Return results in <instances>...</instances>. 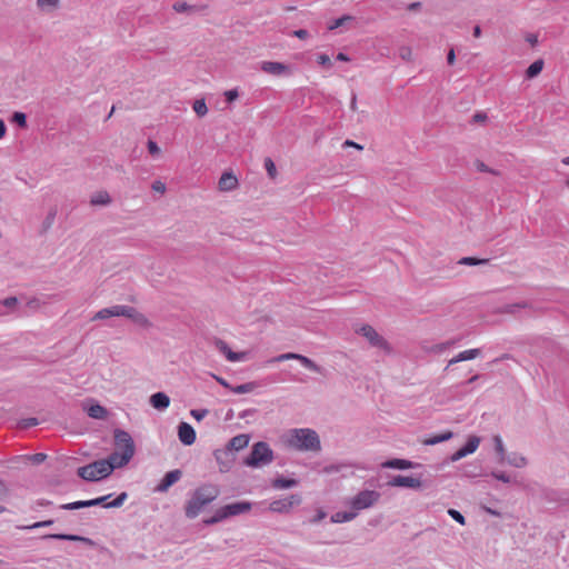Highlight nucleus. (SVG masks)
<instances>
[{"instance_id": "obj_1", "label": "nucleus", "mask_w": 569, "mask_h": 569, "mask_svg": "<svg viewBox=\"0 0 569 569\" xmlns=\"http://www.w3.org/2000/svg\"><path fill=\"white\" fill-rule=\"evenodd\" d=\"M280 439L286 448L300 452L319 451L321 449L319 435L311 428L289 429Z\"/></svg>"}, {"instance_id": "obj_2", "label": "nucleus", "mask_w": 569, "mask_h": 569, "mask_svg": "<svg viewBox=\"0 0 569 569\" xmlns=\"http://www.w3.org/2000/svg\"><path fill=\"white\" fill-rule=\"evenodd\" d=\"M217 496L218 490L213 486L207 485L197 488L186 505V516L189 519L196 518L207 505L217 498Z\"/></svg>"}, {"instance_id": "obj_3", "label": "nucleus", "mask_w": 569, "mask_h": 569, "mask_svg": "<svg viewBox=\"0 0 569 569\" xmlns=\"http://www.w3.org/2000/svg\"><path fill=\"white\" fill-rule=\"evenodd\" d=\"M114 445L116 450L110 455V457L116 465L123 467L130 461L134 453L133 440L127 431L116 429Z\"/></svg>"}, {"instance_id": "obj_4", "label": "nucleus", "mask_w": 569, "mask_h": 569, "mask_svg": "<svg viewBox=\"0 0 569 569\" xmlns=\"http://www.w3.org/2000/svg\"><path fill=\"white\" fill-rule=\"evenodd\" d=\"M121 468L109 456L78 469V476L87 481H97L108 477L114 469Z\"/></svg>"}, {"instance_id": "obj_5", "label": "nucleus", "mask_w": 569, "mask_h": 569, "mask_svg": "<svg viewBox=\"0 0 569 569\" xmlns=\"http://www.w3.org/2000/svg\"><path fill=\"white\" fill-rule=\"evenodd\" d=\"M274 460V453L264 441H258L251 447L250 455L243 463L251 468H260L270 465Z\"/></svg>"}, {"instance_id": "obj_6", "label": "nucleus", "mask_w": 569, "mask_h": 569, "mask_svg": "<svg viewBox=\"0 0 569 569\" xmlns=\"http://www.w3.org/2000/svg\"><path fill=\"white\" fill-rule=\"evenodd\" d=\"M127 318L132 321H138L140 318L139 311L127 305H114L108 308H103L96 312L93 317L91 318L92 321L96 320H107L111 318Z\"/></svg>"}, {"instance_id": "obj_7", "label": "nucleus", "mask_w": 569, "mask_h": 569, "mask_svg": "<svg viewBox=\"0 0 569 569\" xmlns=\"http://www.w3.org/2000/svg\"><path fill=\"white\" fill-rule=\"evenodd\" d=\"M252 508V503L250 501H237L232 503L224 505L216 510L214 515L211 518L204 520L206 525H214L221 522L222 520L238 516L244 512L250 511Z\"/></svg>"}, {"instance_id": "obj_8", "label": "nucleus", "mask_w": 569, "mask_h": 569, "mask_svg": "<svg viewBox=\"0 0 569 569\" xmlns=\"http://www.w3.org/2000/svg\"><path fill=\"white\" fill-rule=\"evenodd\" d=\"M380 497V492L376 490H362L350 500V507L357 511L358 515L361 510L373 507L379 501Z\"/></svg>"}, {"instance_id": "obj_9", "label": "nucleus", "mask_w": 569, "mask_h": 569, "mask_svg": "<svg viewBox=\"0 0 569 569\" xmlns=\"http://www.w3.org/2000/svg\"><path fill=\"white\" fill-rule=\"evenodd\" d=\"M356 331L363 336L372 347L383 349L387 352L390 351L388 342L371 326L363 325Z\"/></svg>"}, {"instance_id": "obj_10", "label": "nucleus", "mask_w": 569, "mask_h": 569, "mask_svg": "<svg viewBox=\"0 0 569 569\" xmlns=\"http://www.w3.org/2000/svg\"><path fill=\"white\" fill-rule=\"evenodd\" d=\"M301 503V497L299 495H291L288 498L277 499L270 502L269 510L276 513H287L293 506Z\"/></svg>"}, {"instance_id": "obj_11", "label": "nucleus", "mask_w": 569, "mask_h": 569, "mask_svg": "<svg viewBox=\"0 0 569 569\" xmlns=\"http://www.w3.org/2000/svg\"><path fill=\"white\" fill-rule=\"evenodd\" d=\"M389 487H401V488H411V489H420L422 487V482L419 478L412 476H402L397 475L393 476L387 483Z\"/></svg>"}, {"instance_id": "obj_12", "label": "nucleus", "mask_w": 569, "mask_h": 569, "mask_svg": "<svg viewBox=\"0 0 569 569\" xmlns=\"http://www.w3.org/2000/svg\"><path fill=\"white\" fill-rule=\"evenodd\" d=\"M110 497H111V495H107V496L91 499V500H89V507L103 506L104 508H118L123 505V502L126 501L128 496L126 492H122L112 501H108L110 499Z\"/></svg>"}, {"instance_id": "obj_13", "label": "nucleus", "mask_w": 569, "mask_h": 569, "mask_svg": "<svg viewBox=\"0 0 569 569\" xmlns=\"http://www.w3.org/2000/svg\"><path fill=\"white\" fill-rule=\"evenodd\" d=\"M178 438L184 446H191L196 441V431L188 422H180L178 426Z\"/></svg>"}, {"instance_id": "obj_14", "label": "nucleus", "mask_w": 569, "mask_h": 569, "mask_svg": "<svg viewBox=\"0 0 569 569\" xmlns=\"http://www.w3.org/2000/svg\"><path fill=\"white\" fill-rule=\"evenodd\" d=\"M179 469L171 470L166 473L160 483L156 487V491L164 492L181 478Z\"/></svg>"}, {"instance_id": "obj_15", "label": "nucleus", "mask_w": 569, "mask_h": 569, "mask_svg": "<svg viewBox=\"0 0 569 569\" xmlns=\"http://www.w3.org/2000/svg\"><path fill=\"white\" fill-rule=\"evenodd\" d=\"M219 190L232 191L238 187V179L232 172H223L218 182Z\"/></svg>"}, {"instance_id": "obj_16", "label": "nucleus", "mask_w": 569, "mask_h": 569, "mask_svg": "<svg viewBox=\"0 0 569 569\" xmlns=\"http://www.w3.org/2000/svg\"><path fill=\"white\" fill-rule=\"evenodd\" d=\"M43 539H57V540H69V541H80L87 543L89 546H93L94 542L87 537L78 536V535H68V533H49L42 537Z\"/></svg>"}, {"instance_id": "obj_17", "label": "nucleus", "mask_w": 569, "mask_h": 569, "mask_svg": "<svg viewBox=\"0 0 569 569\" xmlns=\"http://www.w3.org/2000/svg\"><path fill=\"white\" fill-rule=\"evenodd\" d=\"M149 401L150 405L159 411H164L170 405L169 396L162 391L153 393Z\"/></svg>"}, {"instance_id": "obj_18", "label": "nucleus", "mask_w": 569, "mask_h": 569, "mask_svg": "<svg viewBox=\"0 0 569 569\" xmlns=\"http://www.w3.org/2000/svg\"><path fill=\"white\" fill-rule=\"evenodd\" d=\"M381 467L388 469L407 470L415 468L416 463L410 460L393 458L382 462Z\"/></svg>"}, {"instance_id": "obj_19", "label": "nucleus", "mask_w": 569, "mask_h": 569, "mask_svg": "<svg viewBox=\"0 0 569 569\" xmlns=\"http://www.w3.org/2000/svg\"><path fill=\"white\" fill-rule=\"evenodd\" d=\"M249 440L250 437L244 433L234 436L229 440L227 448L232 451H239L248 446Z\"/></svg>"}, {"instance_id": "obj_20", "label": "nucleus", "mask_w": 569, "mask_h": 569, "mask_svg": "<svg viewBox=\"0 0 569 569\" xmlns=\"http://www.w3.org/2000/svg\"><path fill=\"white\" fill-rule=\"evenodd\" d=\"M480 355V349H468L465 351L459 352L456 357L449 360L448 367L452 366L455 363H458L460 361H468L477 358Z\"/></svg>"}, {"instance_id": "obj_21", "label": "nucleus", "mask_w": 569, "mask_h": 569, "mask_svg": "<svg viewBox=\"0 0 569 569\" xmlns=\"http://www.w3.org/2000/svg\"><path fill=\"white\" fill-rule=\"evenodd\" d=\"M357 511H355L352 508L349 511H337L335 512L330 521L332 523H343L353 520L357 517Z\"/></svg>"}, {"instance_id": "obj_22", "label": "nucleus", "mask_w": 569, "mask_h": 569, "mask_svg": "<svg viewBox=\"0 0 569 569\" xmlns=\"http://www.w3.org/2000/svg\"><path fill=\"white\" fill-rule=\"evenodd\" d=\"M217 347L218 349L224 353L226 358L231 361V362H237V361H240L243 359V355L242 353H238V352H233L229 347L228 345L222 341V340H219L217 342Z\"/></svg>"}, {"instance_id": "obj_23", "label": "nucleus", "mask_w": 569, "mask_h": 569, "mask_svg": "<svg viewBox=\"0 0 569 569\" xmlns=\"http://www.w3.org/2000/svg\"><path fill=\"white\" fill-rule=\"evenodd\" d=\"M505 461L515 468H523L528 465L527 458L517 452H511L510 455H508Z\"/></svg>"}, {"instance_id": "obj_24", "label": "nucleus", "mask_w": 569, "mask_h": 569, "mask_svg": "<svg viewBox=\"0 0 569 569\" xmlns=\"http://www.w3.org/2000/svg\"><path fill=\"white\" fill-rule=\"evenodd\" d=\"M111 198L107 191H98L91 196L90 203L92 206H107Z\"/></svg>"}, {"instance_id": "obj_25", "label": "nucleus", "mask_w": 569, "mask_h": 569, "mask_svg": "<svg viewBox=\"0 0 569 569\" xmlns=\"http://www.w3.org/2000/svg\"><path fill=\"white\" fill-rule=\"evenodd\" d=\"M87 412L93 419H104L108 415L107 409L98 403L89 406Z\"/></svg>"}, {"instance_id": "obj_26", "label": "nucleus", "mask_w": 569, "mask_h": 569, "mask_svg": "<svg viewBox=\"0 0 569 569\" xmlns=\"http://www.w3.org/2000/svg\"><path fill=\"white\" fill-rule=\"evenodd\" d=\"M298 481L296 479H287L283 477L276 478L272 481V487L276 489H289L296 487Z\"/></svg>"}, {"instance_id": "obj_27", "label": "nucleus", "mask_w": 569, "mask_h": 569, "mask_svg": "<svg viewBox=\"0 0 569 569\" xmlns=\"http://www.w3.org/2000/svg\"><path fill=\"white\" fill-rule=\"evenodd\" d=\"M61 0H37V7L44 12H51L59 7Z\"/></svg>"}, {"instance_id": "obj_28", "label": "nucleus", "mask_w": 569, "mask_h": 569, "mask_svg": "<svg viewBox=\"0 0 569 569\" xmlns=\"http://www.w3.org/2000/svg\"><path fill=\"white\" fill-rule=\"evenodd\" d=\"M479 443H480V439L477 436H471L468 438L467 442L465 443V446L461 447V449L468 456V455L473 453L478 449Z\"/></svg>"}, {"instance_id": "obj_29", "label": "nucleus", "mask_w": 569, "mask_h": 569, "mask_svg": "<svg viewBox=\"0 0 569 569\" xmlns=\"http://www.w3.org/2000/svg\"><path fill=\"white\" fill-rule=\"evenodd\" d=\"M57 217V208H51L41 224V231L47 232L54 223Z\"/></svg>"}, {"instance_id": "obj_30", "label": "nucleus", "mask_w": 569, "mask_h": 569, "mask_svg": "<svg viewBox=\"0 0 569 569\" xmlns=\"http://www.w3.org/2000/svg\"><path fill=\"white\" fill-rule=\"evenodd\" d=\"M192 109L200 118L208 113V107L203 98L194 100L192 103Z\"/></svg>"}, {"instance_id": "obj_31", "label": "nucleus", "mask_w": 569, "mask_h": 569, "mask_svg": "<svg viewBox=\"0 0 569 569\" xmlns=\"http://www.w3.org/2000/svg\"><path fill=\"white\" fill-rule=\"evenodd\" d=\"M298 361H300V363L305 368H307L311 371L321 372V368L316 362H313L310 358H308L306 356L299 355Z\"/></svg>"}, {"instance_id": "obj_32", "label": "nucleus", "mask_w": 569, "mask_h": 569, "mask_svg": "<svg viewBox=\"0 0 569 569\" xmlns=\"http://www.w3.org/2000/svg\"><path fill=\"white\" fill-rule=\"evenodd\" d=\"M493 441H495V449H496L497 453L499 455V461L503 462L508 455L506 453V449H505L502 439L499 436H496L493 438Z\"/></svg>"}, {"instance_id": "obj_33", "label": "nucleus", "mask_w": 569, "mask_h": 569, "mask_svg": "<svg viewBox=\"0 0 569 569\" xmlns=\"http://www.w3.org/2000/svg\"><path fill=\"white\" fill-rule=\"evenodd\" d=\"M452 437V432L451 431H447L445 433H441V435H438V436H435V437H431L429 439H427L425 441L426 445H429V446H433V445H437V443H440V442H443V441H447L449 440L450 438Z\"/></svg>"}, {"instance_id": "obj_34", "label": "nucleus", "mask_w": 569, "mask_h": 569, "mask_svg": "<svg viewBox=\"0 0 569 569\" xmlns=\"http://www.w3.org/2000/svg\"><path fill=\"white\" fill-rule=\"evenodd\" d=\"M489 262L488 259H478L475 257H463L459 260V264L465 266H479V264H487Z\"/></svg>"}, {"instance_id": "obj_35", "label": "nucleus", "mask_w": 569, "mask_h": 569, "mask_svg": "<svg viewBox=\"0 0 569 569\" xmlns=\"http://www.w3.org/2000/svg\"><path fill=\"white\" fill-rule=\"evenodd\" d=\"M253 389H254L253 382H247V383L238 385L236 387L230 388V390L237 395L249 393Z\"/></svg>"}, {"instance_id": "obj_36", "label": "nucleus", "mask_w": 569, "mask_h": 569, "mask_svg": "<svg viewBox=\"0 0 569 569\" xmlns=\"http://www.w3.org/2000/svg\"><path fill=\"white\" fill-rule=\"evenodd\" d=\"M264 169L270 179H274L277 176V168L271 158L264 159Z\"/></svg>"}, {"instance_id": "obj_37", "label": "nucleus", "mask_w": 569, "mask_h": 569, "mask_svg": "<svg viewBox=\"0 0 569 569\" xmlns=\"http://www.w3.org/2000/svg\"><path fill=\"white\" fill-rule=\"evenodd\" d=\"M86 507H89V500L74 501V502H70V503H64V505L61 506V509H64V510H77V509H81V508H86Z\"/></svg>"}, {"instance_id": "obj_38", "label": "nucleus", "mask_w": 569, "mask_h": 569, "mask_svg": "<svg viewBox=\"0 0 569 569\" xmlns=\"http://www.w3.org/2000/svg\"><path fill=\"white\" fill-rule=\"evenodd\" d=\"M262 71H284V66L278 62H264L262 64Z\"/></svg>"}, {"instance_id": "obj_39", "label": "nucleus", "mask_w": 569, "mask_h": 569, "mask_svg": "<svg viewBox=\"0 0 569 569\" xmlns=\"http://www.w3.org/2000/svg\"><path fill=\"white\" fill-rule=\"evenodd\" d=\"M46 301L41 300L40 298L38 297H32L30 299H28L27 301V307L30 309V310H38L41 308L42 305H44Z\"/></svg>"}, {"instance_id": "obj_40", "label": "nucleus", "mask_w": 569, "mask_h": 569, "mask_svg": "<svg viewBox=\"0 0 569 569\" xmlns=\"http://www.w3.org/2000/svg\"><path fill=\"white\" fill-rule=\"evenodd\" d=\"M147 148H148L149 153H150L153 158H158V157L161 154V149L159 148V146L157 144V142H156V141H153V140H148V142H147Z\"/></svg>"}, {"instance_id": "obj_41", "label": "nucleus", "mask_w": 569, "mask_h": 569, "mask_svg": "<svg viewBox=\"0 0 569 569\" xmlns=\"http://www.w3.org/2000/svg\"><path fill=\"white\" fill-rule=\"evenodd\" d=\"M448 515H449V516H450L455 521H457L458 523H460V525H462V526L466 523V519H465L463 515H462L460 511H458V510H456V509L450 508V509H448Z\"/></svg>"}, {"instance_id": "obj_42", "label": "nucleus", "mask_w": 569, "mask_h": 569, "mask_svg": "<svg viewBox=\"0 0 569 569\" xmlns=\"http://www.w3.org/2000/svg\"><path fill=\"white\" fill-rule=\"evenodd\" d=\"M12 121L23 128L27 126V116L23 112L17 111L12 116Z\"/></svg>"}, {"instance_id": "obj_43", "label": "nucleus", "mask_w": 569, "mask_h": 569, "mask_svg": "<svg viewBox=\"0 0 569 569\" xmlns=\"http://www.w3.org/2000/svg\"><path fill=\"white\" fill-rule=\"evenodd\" d=\"M298 358H299V353L288 352V353H282V355L273 358L272 360H270V362H281V361L291 360V359L298 360Z\"/></svg>"}, {"instance_id": "obj_44", "label": "nucleus", "mask_w": 569, "mask_h": 569, "mask_svg": "<svg viewBox=\"0 0 569 569\" xmlns=\"http://www.w3.org/2000/svg\"><path fill=\"white\" fill-rule=\"evenodd\" d=\"M209 413L208 409H192L190 411V415L197 420L201 421L204 417H207Z\"/></svg>"}, {"instance_id": "obj_45", "label": "nucleus", "mask_w": 569, "mask_h": 569, "mask_svg": "<svg viewBox=\"0 0 569 569\" xmlns=\"http://www.w3.org/2000/svg\"><path fill=\"white\" fill-rule=\"evenodd\" d=\"M491 476H492L495 479H497V480H499V481H502V482H505V483H510V482H511V478H510V476H508V475H507L506 472H503V471H492V472H491Z\"/></svg>"}, {"instance_id": "obj_46", "label": "nucleus", "mask_w": 569, "mask_h": 569, "mask_svg": "<svg viewBox=\"0 0 569 569\" xmlns=\"http://www.w3.org/2000/svg\"><path fill=\"white\" fill-rule=\"evenodd\" d=\"M151 189L157 193L163 194L167 188L161 180H156L152 182Z\"/></svg>"}, {"instance_id": "obj_47", "label": "nucleus", "mask_w": 569, "mask_h": 569, "mask_svg": "<svg viewBox=\"0 0 569 569\" xmlns=\"http://www.w3.org/2000/svg\"><path fill=\"white\" fill-rule=\"evenodd\" d=\"M1 305L6 308L13 309L18 305V299L16 297H8L1 300Z\"/></svg>"}, {"instance_id": "obj_48", "label": "nucleus", "mask_w": 569, "mask_h": 569, "mask_svg": "<svg viewBox=\"0 0 569 569\" xmlns=\"http://www.w3.org/2000/svg\"><path fill=\"white\" fill-rule=\"evenodd\" d=\"M545 67V62L542 59H538L535 62H532L526 71H542Z\"/></svg>"}, {"instance_id": "obj_49", "label": "nucleus", "mask_w": 569, "mask_h": 569, "mask_svg": "<svg viewBox=\"0 0 569 569\" xmlns=\"http://www.w3.org/2000/svg\"><path fill=\"white\" fill-rule=\"evenodd\" d=\"M317 61H318V63L322 68H330L331 67V60H330V58L327 54H319L317 57Z\"/></svg>"}, {"instance_id": "obj_50", "label": "nucleus", "mask_w": 569, "mask_h": 569, "mask_svg": "<svg viewBox=\"0 0 569 569\" xmlns=\"http://www.w3.org/2000/svg\"><path fill=\"white\" fill-rule=\"evenodd\" d=\"M224 97L228 102H232L239 97V92L237 89H231L224 92Z\"/></svg>"}, {"instance_id": "obj_51", "label": "nucleus", "mask_w": 569, "mask_h": 569, "mask_svg": "<svg viewBox=\"0 0 569 569\" xmlns=\"http://www.w3.org/2000/svg\"><path fill=\"white\" fill-rule=\"evenodd\" d=\"M21 427L22 428H29V427H33V426H37L38 425V419L37 418H28V419H23L21 422H20Z\"/></svg>"}, {"instance_id": "obj_52", "label": "nucleus", "mask_w": 569, "mask_h": 569, "mask_svg": "<svg viewBox=\"0 0 569 569\" xmlns=\"http://www.w3.org/2000/svg\"><path fill=\"white\" fill-rule=\"evenodd\" d=\"M256 413H257V409H254V408H250V409L242 410V411L238 415V417H239L240 419H246V418H248V417H252V416H254Z\"/></svg>"}, {"instance_id": "obj_53", "label": "nucleus", "mask_w": 569, "mask_h": 569, "mask_svg": "<svg viewBox=\"0 0 569 569\" xmlns=\"http://www.w3.org/2000/svg\"><path fill=\"white\" fill-rule=\"evenodd\" d=\"M466 456H467V453H466V452H463V450L460 448V449H458L456 452H453V453H452V456L450 457V460H451L452 462H456V461H458V460H460V459L465 458Z\"/></svg>"}, {"instance_id": "obj_54", "label": "nucleus", "mask_w": 569, "mask_h": 569, "mask_svg": "<svg viewBox=\"0 0 569 569\" xmlns=\"http://www.w3.org/2000/svg\"><path fill=\"white\" fill-rule=\"evenodd\" d=\"M341 470V467L338 466V465H329V466H326L323 471L326 473H335V472H339Z\"/></svg>"}, {"instance_id": "obj_55", "label": "nucleus", "mask_w": 569, "mask_h": 569, "mask_svg": "<svg viewBox=\"0 0 569 569\" xmlns=\"http://www.w3.org/2000/svg\"><path fill=\"white\" fill-rule=\"evenodd\" d=\"M47 456L44 453H34L31 456V460L34 463H41L46 460Z\"/></svg>"}, {"instance_id": "obj_56", "label": "nucleus", "mask_w": 569, "mask_h": 569, "mask_svg": "<svg viewBox=\"0 0 569 569\" xmlns=\"http://www.w3.org/2000/svg\"><path fill=\"white\" fill-rule=\"evenodd\" d=\"M53 521L52 520H44V521H39V522H36L33 523L32 526L29 527V529H36V528H40V527H47V526H50L52 525Z\"/></svg>"}, {"instance_id": "obj_57", "label": "nucleus", "mask_w": 569, "mask_h": 569, "mask_svg": "<svg viewBox=\"0 0 569 569\" xmlns=\"http://www.w3.org/2000/svg\"><path fill=\"white\" fill-rule=\"evenodd\" d=\"M326 512L323 510H318L317 515L312 518L311 522L317 523L325 519Z\"/></svg>"}, {"instance_id": "obj_58", "label": "nucleus", "mask_w": 569, "mask_h": 569, "mask_svg": "<svg viewBox=\"0 0 569 569\" xmlns=\"http://www.w3.org/2000/svg\"><path fill=\"white\" fill-rule=\"evenodd\" d=\"M293 34H295L297 38L302 39V40H305V39H307V38H308V31H307V30H303V29L296 30V31L293 32Z\"/></svg>"}, {"instance_id": "obj_59", "label": "nucleus", "mask_w": 569, "mask_h": 569, "mask_svg": "<svg viewBox=\"0 0 569 569\" xmlns=\"http://www.w3.org/2000/svg\"><path fill=\"white\" fill-rule=\"evenodd\" d=\"M342 146L343 147H353V148H356L358 150H362L363 149L362 146L358 144L357 142H355L352 140H346Z\"/></svg>"}, {"instance_id": "obj_60", "label": "nucleus", "mask_w": 569, "mask_h": 569, "mask_svg": "<svg viewBox=\"0 0 569 569\" xmlns=\"http://www.w3.org/2000/svg\"><path fill=\"white\" fill-rule=\"evenodd\" d=\"M349 17H342V18H339L335 21V23L332 26H330V29H335V28H338L340 26H342V23L348 20Z\"/></svg>"}, {"instance_id": "obj_61", "label": "nucleus", "mask_w": 569, "mask_h": 569, "mask_svg": "<svg viewBox=\"0 0 569 569\" xmlns=\"http://www.w3.org/2000/svg\"><path fill=\"white\" fill-rule=\"evenodd\" d=\"M189 7L187 6V3H176L173 6V9L177 11V12H182V11H186Z\"/></svg>"}, {"instance_id": "obj_62", "label": "nucleus", "mask_w": 569, "mask_h": 569, "mask_svg": "<svg viewBox=\"0 0 569 569\" xmlns=\"http://www.w3.org/2000/svg\"><path fill=\"white\" fill-rule=\"evenodd\" d=\"M526 40H527L531 46H536V43L538 42V38H537V36H536V34H532V33L528 34V36L526 37Z\"/></svg>"}, {"instance_id": "obj_63", "label": "nucleus", "mask_w": 569, "mask_h": 569, "mask_svg": "<svg viewBox=\"0 0 569 569\" xmlns=\"http://www.w3.org/2000/svg\"><path fill=\"white\" fill-rule=\"evenodd\" d=\"M6 132H7L6 123L3 122V120L0 119V139H2L4 137Z\"/></svg>"}, {"instance_id": "obj_64", "label": "nucleus", "mask_w": 569, "mask_h": 569, "mask_svg": "<svg viewBox=\"0 0 569 569\" xmlns=\"http://www.w3.org/2000/svg\"><path fill=\"white\" fill-rule=\"evenodd\" d=\"M486 118H487V116H486L485 113H480V112H479V113H476V114L473 116V120H475L476 122L483 121V120H486Z\"/></svg>"}]
</instances>
